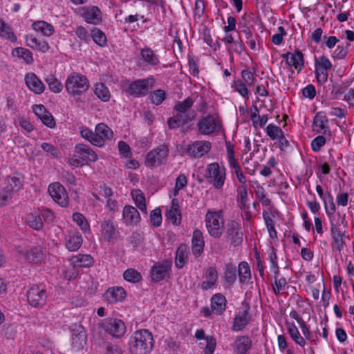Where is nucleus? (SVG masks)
Returning a JSON list of instances; mask_svg holds the SVG:
<instances>
[{
    "label": "nucleus",
    "instance_id": "1",
    "mask_svg": "<svg viewBox=\"0 0 354 354\" xmlns=\"http://www.w3.org/2000/svg\"><path fill=\"white\" fill-rule=\"evenodd\" d=\"M129 351L132 354H147L153 347V339L151 332L141 329L134 332L129 338Z\"/></svg>",
    "mask_w": 354,
    "mask_h": 354
},
{
    "label": "nucleus",
    "instance_id": "2",
    "mask_svg": "<svg viewBox=\"0 0 354 354\" xmlns=\"http://www.w3.org/2000/svg\"><path fill=\"white\" fill-rule=\"evenodd\" d=\"M88 78L80 73H72L65 82V88L68 95L75 98H80L89 88Z\"/></svg>",
    "mask_w": 354,
    "mask_h": 354
},
{
    "label": "nucleus",
    "instance_id": "3",
    "mask_svg": "<svg viewBox=\"0 0 354 354\" xmlns=\"http://www.w3.org/2000/svg\"><path fill=\"white\" fill-rule=\"evenodd\" d=\"M205 227L209 234L216 239L220 238L225 229V220L222 210L207 209L205 216Z\"/></svg>",
    "mask_w": 354,
    "mask_h": 354
},
{
    "label": "nucleus",
    "instance_id": "4",
    "mask_svg": "<svg viewBox=\"0 0 354 354\" xmlns=\"http://www.w3.org/2000/svg\"><path fill=\"white\" fill-rule=\"evenodd\" d=\"M205 178L216 189H221L226 178V169L217 162L207 165L205 170Z\"/></svg>",
    "mask_w": 354,
    "mask_h": 354
},
{
    "label": "nucleus",
    "instance_id": "5",
    "mask_svg": "<svg viewBox=\"0 0 354 354\" xmlns=\"http://www.w3.org/2000/svg\"><path fill=\"white\" fill-rule=\"evenodd\" d=\"M222 122L211 115L202 117L197 122L198 131L203 135L218 134L222 129Z\"/></svg>",
    "mask_w": 354,
    "mask_h": 354
},
{
    "label": "nucleus",
    "instance_id": "6",
    "mask_svg": "<svg viewBox=\"0 0 354 354\" xmlns=\"http://www.w3.org/2000/svg\"><path fill=\"white\" fill-rule=\"evenodd\" d=\"M155 82V79L152 76L135 80L129 84L127 93L134 97H144L153 88Z\"/></svg>",
    "mask_w": 354,
    "mask_h": 354
},
{
    "label": "nucleus",
    "instance_id": "7",
    "mask_svg": "<svg viewBox=\"0 0 354 354\" xmlns=\"http://www.w3.org/2000/svg\"><path fill=\"white\" fill-rule=\"evenodd\" d=\"M168 155V146L160 145L148 152L145 158V165L150 168L156 167L166 162Z\"/></svg>",
    "mask_w": 354,
    "mask_h": 354
},
{
    "label": "nucleus",
    "instance_id": "8",
    "mask_svg": "<svg viewBox=\"0 0 354 354\" xmlns=\"http://www.w3.org/2000/svg\"><path fill=\"white\" fill-rule=\"evenodd\" d=\"M48 192L52 199L62 207H67L69 205V198L65 187L58 182L50 183L48 187Z\"/></svg>",
    "mask_w": 354,
    "mask_h": 354
},
{
    "label": "nucleus",
    "instance_id": "9",
    "mask_svg": "<svg viewBox=\"0 0 354 354\" xmlns=\"http://www.w3.org/2000/svg\"><path fill=\"white\" fill-rule=\"evenodd\" d=\"M27 299L29 304L35 308H41L46 304L48 295L44 288L32 286L27 292Z\"/></svg>",
    "mask_w": 354,
    "mask_h": 354
},
{
    "label": "nucleus",
    "instance_id": "10",
    "mask_svg": "<svg viewBox=\"0 0 354 354\" xmlns=\"http://www.w3.org/2000/svg\"><path fill=\"white\" fill-rule=\"evenodd\" d=\"M101 327L114 337H121L126 332L124 323L119 319L107 318L100 324Z\"/></svg>",
    "mask_w": 354,
    "mask_h": 354
},
{
    "label": "nucleus",
    "instance_id": "11",
    "mask_svg": "<svg viewBox=\"0 0 354 354\" xmlns=\"http://www.w3.org/2000/svg\"><path fill=\"white\" fill-rule=\"evenodd\" d=\"M236 201L238 207L243 212V218L250 221L252 218V213L250 212V200L246 185H239L237 187Z\"/></svg>",
    "mask_w": 354,
    "mask_h": 354
},
{
    "label": "nucleus",
    "instance_id": "12",
    "mask_svg": "<svg viewBox=\"0 0 354 354\" xmlns=\"http://www.w3.org/2000/svg\"><path fill=\"white\" fill-rule=\"evenodd\" d=\"M212 148V144L207 140H197L187 145L185 152L192 158H199L207 154Z\"/></svg>",
    "mask_w": 354,
    "mask_h": 354
},
{
    "label": "nucleus",
    "instance_id": "13",
    "mask_svg": "<svg viewBox=\"0 0 354 354\" xmlns=\"http://www.w3.org/2000/svg\"><path fill=\"white\" fill-rule=\"evenodd\" d=\"M243 233L241 224L234 221L230 220L227 223L226 237L234 246L239 245L243 241Z\"/></svg>",
    "mask_w": 354,
    "mask_h": 354
},
{
    "label": "nucleus",
    "instance_id": "14",
    "mask_svg": "<svg viewBox=\"0 0 354 354\" xmlns=\"http://www.w3.org/2000/svg\"><path fill=\"white\" fill-rule=\"evenodd\" d=\"M172 117L167 120V124L170 129H175L192 122L195 118V113H185L174 111Z\"/></svg>",
    "mask_w": 354,
    "mask_h": 354
},
{
    "label": "nucleus",
    "instance_id": "15",
    "mask_svg": "<svg viewBox=\"0 0 354 354\" xmlns=\"http://www.w3.org/2000/svg\"><path fill=\"white\" fill-rule=\"evenodd\" d=\"M113 134L111 129L105 124H97L95 129L94 145L102 147L106 140H110L112 138Z\"/></svg>",
    "mask_w": 354,
    "mask_h": 354
},
{
    "label": "nucleus",
    "instance_id": "16",
    "mask_svg": "<svg viewBox=\"0 0 354 354\" xmlns=\"http://www.w3.org/2000/svg\"><path fill=\"white\" fill-rule=\"evenodd\" d=\"M250 306H246L245 309L239 311L233 319L232 326V331H241L244 329L251 320V315L249 313Z\"/></svg>",
    "mask_w": 354,
    "mask_h": 354
},
{
    "label": "nucleus",
    "instance_id": "17",
    "mask_svg": "<svg viewBox=\"0 0 354 354\" xmlns=\"http://www.w3.org/2000/svg\"><path fill=\"white\" fill-rule=\"evenodd\" d=\"M171 265V262L168 261L156 263L151 268V280L155 282L163 280L169 274Z\"/></svg>",
    "mask_w": 354,
    "mask_h": 354
},
{
    "label": "nucleus",
    "instance_id": "18",
    "mask_svg": "<svg viewBox=\"0 0 354 354\" xmlns=\"http://www.w3.org/2000/svg\"><path fill=\"white\" fill-rule=\"evenodd\" d=\"M122 218L127 226H136L141 221V216L137 208L132 205H125L122 211Z\"/></svg>",
    "mask_w": 354,
    "mask_h": 354
},
{
    "label": "nucleus",
    "instance_id": "19",
    "mask_svg": "<svg viewBox=\"0 0 354 354\" xmlns=\"http://www.w3.org/2000/svg\"><path fill=\"white\" fill-rule=\"evenodd\" d=\"M82 15L85 21L93 25H97L102 20V12L97 6L83 7Z\"/></svg>",
    "mask_w": 354,
    "mask_h": 354
},
{
    "label": "nucleus",
    "instance_id": "20",
    "mask_svg": "<svg viewBox=\"0 0 354 354\" xmlns=\"http://www.w3.org/2000/svg\"><path fill=\"white\" fill-rule=\"evenodd\" d=\"M283 58L286 64L290 66H293L299 72L304 65V55L299 50H296L294 53H286L283 55Z\"/></svg>",
    "mask_w": 354,
    "mask_h": 354
},
{
    "label": "nucleus",
    "instance_id": "21",
    "mask_svg": "<svg viewBox=\"0 0 354 354\" xmlns=\"http://www.w3.org/2000/svg\"><path fill=\"white\" fill-rule=\"evenodd\" d=\"M25 82L27 87L35 94H41L45 91V85L33 73L25 75Z\"/></svg>",
    "mask_w": 354,
    "mask_h": 354
},
{
    "label": "nucleus",
    "instance_id": "22",
    "mask_svg": "<svg viewBox=\"0 0 354 354\" xmlns=\"http://www.w3.org/2000/svg\"><path fill=\"white\" fill-rule=\"evenodd\" d=\"M75 152L83 162H95L98 159L97 153L89 146L84 144L77 145L75 147Z\"/></svg>",
    "mask_w": 354,
    "mask_h": 354
},
{
    "label": "nucleus",
    "instance_id": "23",
    "mask_svg": "<svg viewBox=\"0 0 354 354\" xmlns=\"http://www.w3.org/2000/svg\"><path fill=\"white\" fill-rule=\"evenodd\" d=\"M252 342L247 335H239L232 344L234 354H246L251 348Z\"/></svg>",
    "mask_w": 354,
    "mask_h": 354
},
{
    "label": "nucleus",
    "instance_id": "24",
    "mask_svg": "<svg viewBox=\"0 0 354 354\" xmlns=\"http://www.w3.org/2000/svg\"><path fill=\"white\" fill-rule=\"evenodd\" d=\"M34 113L41 120L42 123L49 128L55 127V121L45 106L42 104L35 105L33 108Z\"/></svg>",
    "mask_w": 354,
    "mask_h": 354
},
{
    "label": "nucleus",
    "instance_id": "25",
    "mask_svg": "<svg viewBox=\"0 0 354 354\" xmlns=\"http://www.w3.org/2000/svg\"><path fill=\"white\" fill-rule=\"evenodd\" d=\"M205 241L202 232L200 230H195L192 239V250L196 257H200L203 252Z\"/></svg>",
    "mask_w": 354,
    "mask_h": 354
},
{
    "label": "nucleus",
    "instance_id": "26",
    "mask_svg": "<svg viewBox=\"0 0 354 354\" xmlns=\"http://www.w3.org/2000/svg\"><path fill=\"white\" fill-rule=\"evenodd\" d=\"M126 297V292L122 287H113L109 288L104 295V299L109 304H115L122 301Z\"/></svg>",
    "mask_w": 354,
    "mask_h": 354
},
{
    "label": "nucleus",
    "instance_id": "27",
    "mask_svg": "<svg viewBox=\"0 0 354 354\" xmlns=\"http://www.w3.org/2000/svg\"><path fill=\"white\" fill-rule=\"evenodd\" d=\"M204 280L201 283V288L204 290L211 289L216 286L218 272L214 267L208 268L203 275Z\"/></svg>",
    "mask_w": 354,
    "mask_h": 354
},
{
    "label": "nucleus",
    "instance_id": "28",
    "mask_svg": "<svg viewBox=\"0 0 354 354\" xmlns=\"http://www.w3.org/2000/svg\"><path fill=\"white\" fill-rule=\"evenodd\" d=\"M26 41L28 46L37 51L46 53L50 48L46 41L43 39L37 38L31 34L26 35Z\"/></svg>",
    "mask_w": 354,
    "mask_h": 354
},
{
    "label": "nucleus",
    "instance_id": "29",
    "mask_svg": "<svg viewBox=\"0 0 354 354\" xmlns=\"http://www.w3.org/2000/svg\"><path fill=\"white\" fill-rule=\"evenodd\" d=\"M166 216L167 220L175 225H179L181 223L182 214L178 199H172L171 208L167 210Z\"/></svg>",
    "mask_w": 354,
    "mask_h": 354
},
{
    "label": "nucleus",
    "instance_id": "30",
    "mask_svg": "<svg viewBox=\"0 0 354 354\" xmlns=\"http://www.w3.org/2000/svg\"><path fill=\"white\" fill-rule=\"evenodd\" d=\"M83 239L80 233L74 232L69 234L65 238L64 245L66 249L70 252H76L82 246Z\"/></svg>",
    "mask_w": 354,
    "mask_h": 354
},
{
    "label": "nucleus",
    "instance_id": "31",
    "mask_svg": "<svg viewBox=\"0 0 354 354\" xmlns=\"http://www.w3.org/2000/svg\"><path fill=\"white\" fill-rule=\"evenodd\" d=\"M69 261L71 264L74 266L76 268L77 267L89 268L94 263L93 259L91 255L84 254L73 255L71 257Z\"/></svg>",
    "mask_w": 354,
    "mask_h": 354
},
{
    "label": "nucleus",
    "instance_id": "32",
    "mask_svg": "<svg viewBox=\"0 0 354 354\" xmlns=\"http://www.w3.org/2000/svg\"><path fill=\"white\" fill-rule=\"evenodd\" d=\"M330 232L333 239L331 243L333 249L341 252L344 245L343 240V238L345 236L344 232H342L334 224L331 225Z\"/></svg>",
    "mask_w": 354,
    "mask_h": 354
},
{
    "label": "nucleus",
    "instance_id": "33",
    "mask_svg": "<svg viewBox=\"0 0 354 354\" xmlns=\"http://www.w3.org/2000/svg\"><path fill=\"white\" fill-rule=\"evenodd\" d=\"M80 287L89 297L95 295L97 290V286L90 275H84L80 278Z\"/></svg>",
    "mask_w": 354,
    "mask_h": 354
},
{
    "label": "nucleus",
    "instance_id": "34",
    "mask_svg": "<svg viewBox=\"0 0 354 354\" xmlns=\"http://www.w3.org/2000/svg\"><path fill=\"white\" fill-rule=\"evenodd\" d=\"M140 56L147 65L156 66L160 63L158 55L149 47L141 49Z\"/></svg>",
    "mask_w": 354,
    "mask_h": 354
},
{
    "label": "nucleus",
    "instance_id": "35",
    "mask_svg": "<svg viewBox=\"0 0 354 354\" xmlns=\"http://www.w3.org/2000/svg\"><path fill=\"white\" fill-rule=\"evenodd\" d=\"M328 119L323 112H319L315 116L313 124V131L317 133H326Z\"/></svg>",
    "mask_w": 354,
    "mask_h": 354
},
{
    "label": "nucleus",
    "instance_id": "36",
    "mask_svg": "<svg viewBox=\"0 0 354 354\" xmlns=\"http://www.w3.org/2000/svg\"><path fill=\"white\" fill-rule=\"evenodd\" d=\"M28 261L34 263L42 262L46 257V252L41 246H37L28 250L26 254Z\"/></svg>",
    "mask_w": 354,
    "mask_h": 354
},
{
    "label": "nucleus",
    "instance_id": "37",
    "mask_svg": "<svg viewBox=\"0 0 354 354\" xmlns=\"http://www.w3.org/2000/svg\"><path fill=\"white\" fill-rule=\"evenodd\" d=\"M211 307L214 313L221 314L226 308V299L225 296L221 293L214 295L211 299Z\"/></svg>",
    "mask_w": 354,
    "mask_h": 354
},
{
    "label": "nucleus",
    "instance_id": "38",
    "mask_svg": "<svg viewBox=\"0 0 354 354\" xmlns=\"http://www.w3.org/2000/svg\"><path fill=\"white\" fill-rule=\"evenodd\" d=\"M6 185L3 187L5 189L16 194L19 190L22 188V180L19 174H14L9 176L6 179Z\"/></svg>",
    "mask_w": 354,
    "mask_h": 354
},
{
    "label": "nucleus",
    "instance_id": "39",
    "mask_svg": "<svg viewBox=\"0 0 354 354\" xmlns=\"http://www.w3.org/2000/svg\"><path fill=\"white\" fill-rule=\"evenodd\" d=\"M26 223L31 228L35 230H40L44 226L42 219L39 212L35 211L28 214L26 216Z\"/></svg>",
    "mask_w": 354,
    "mask_h": 354
},
{
    "label": "nucleus",
    "instance_id": "40",
    "mask_svg": "<svg viewBox=\"0 0 354 354\" xmlns=\"http://www.w3.org/2000/svg\"><path fill=\"white\" fill-rule=\"evenodd\" d=\"M101 234L102 237L107 241H110L116 236V230L110 221H105L101 225Z\"/></svg>",
    "mask_w": 354,
    "mask_h": 354
},
{
    "label": "nucleus",
    "instance_id": "41",
    "mask_svg": "<svg viewBox=\"0 0 354 354\" xmlns=\"http://www.w3.org/2000/svg\"><path fill=\"white\" fill-rule=\"evenodd\" d=\"M223 277L225 281L229 285H233L236 280V267L233 263H227L224 268Z\"/></svg>",
    "mask_w": 354,
    "mask_h": 354
},
{
    "label": "nucleus",
    "instance_id": "42",
    "mask_svg": "<svg viewBox=\"0 0 354 354\" xmlns=\"http://www.w3.org/2000/svg\"><path fill=\"white\" fill-rule=\"evenodd\" d=\"M274 217V216L272 212H268L267 211L263 212V218L269 232V235L272 239H277V233L275 230L274 221L273 220Z\"/></svg>",
    "mask_w": 354,
    "mask_h": 354
},
{
    "label": "nucleus",
    "instance_id": "43",
    "mask_svg": "<svg viewBox=\"0 0 354 354\" xmlns=\"http://www.w3.org/2000/svg\"><path fill=\"white\" fill-rule=\"evenodd\" d=\"M188 259L187 248L185 244H181L177 249L175 258V265L178 268H182Z\"/></svg>",
    "mask_w": 354,
    "mask_h": 354
},
{
    "label": "nucleus",
    "instance_id": "44",
    "mask_svg": "<svg viewBox=\"0 0 354 354\" xmlns=\"http://www.w3.org/2000/svg\"><path fill=\"white\" fill-rule=\"evenodd\" d=\"M32 26L35 31L41 32L42 35L47 37L51 36L55 31L53 26L44 21H35L32 24Z\"/></svg>",
    "mask_w": 354,
    "mask_h": 354
},
{
    "label": "nucleus",
    "instance_id": "45",
    "mask_svg": "<svg viewBox=\"0 0 354 354\" xmlns=\"http://www.w3.org/2000/svg\"><path fill=\"white\" fill-rule=\"evenodd\" d=\"M131 194L137 207L139 208L141 212L147 214V210L145 197L142 192L140 189H133Z\"/></svg>",
    "mask_w": 354,
    "mask_h": 354
},
{
    "label": "nucleus",
    "instance_id": "46",
    "mask_svg": "<svg viewBox=\"0 0 354 354\" xmlns=\"http://www.w3.org/2000/svg\"><path fill=\"white\" fill-rule=\"evenodd\" d=\"M194 100L191 97H187L183 101H177L173 108L174 111L185 112V113H194L192 110L194 105Z\"/></svg>",
    "mask_w": 354,
    "mask_h": 354
},
{
    "label": "nucleus",
    "instance_id": "47",
    "mask_svg": "<svg viewBox=\"0 0 354 354\" xmlns=\"http://www.w3.org/2000/svg\"><path fill=\"white\" fill-rule=\"evenodd\" d=\"M238 274L241 283H248L251 279V271L246 261H241L238 266Z\"/></svg>",
    "mask_w": 354,
    "mask_h": 354
},
{
    "label": "nucleus",
    "instance_id": "48",
    "mask_svg": "<svg viewBox=\"0 0 354 354\" xmlns=\"http://www.w3.org/2000/svg\"><path fill=\"white\" fill-rule=\"evenodd\" d=\"M227 156L229 167L231 169L232 174H236L240 171H241V167L235 159L234 151L233 149V146L230 143L227 145Z\"/></svg>",
    "mask_w": 354,
    "mask_h": 354
},
{
    "label": "nucleus",
    "instance_id": "49",
    "mask_svg": "<svg viewBox=\"0 0 354 354\" xmlns=\"http://www.w3.org/2000/svg\"><path fill=\"white\" fill-rule=\"evenodd\" d=\"M94 93L102 102H106L111 98L110 91L103 83L95 84Z\"/></svg>",
    "mask_w": 354,
    "mask_h": 354
},
{
    "label": "nucleus",
    "instance_id": "50",
    "mask_svg": "<svg viewBox=\"0 0 354 354\" xmlns=\"http://www.w3.org/2000/svg\"><path fill=\"white\" fill-rule=\"evenodd\" d=\"M238 26L240 31L245 35V37L252 35L255 30L254 26L250 23L245 15L241 17L238 23Z\"/></svg>",
    "mask_w": 354,
    "mask_h": 354
},
{
    "label": "nucleus",
    "instance_id": "51",
    "mask_svg": "<svg viewBox=\"0 0 354 354\" xmlns=\"http://www.w3.org/2000/svg\"><path fill=\"white\" fill-rule=\"evenodd\" d=\"M288 325V330L291 338L295 342L296 344L300 346L304 347L306 344L304 338L300 335L299 330L294 323H289Z\"/></svg>",
    "mask_w": 354,
    "mask_h": 354
},
{
    "label": "nucleus",
    "instance_id": "52",
    "mask_svg": "<svg viewBox=\"0 0 354 354\" xmlns=\"http://www.w3.org/2000/svg\"><path fill=\"white\" fill-rule=\"evenodd\" d=\"M12 55L15 57H17L19 58L23 59L24 60V62L28 64H30L33 62L32 54L27 48H22V47L15 48L12 50Z\"/></svg>",
    "mask_w": 354,
    "mask_h": 354
},
{
    "label": "nucleus",
    "instance_id": "53",
    "mask_svg": "<svg viewBox=\"0 0 354 354\" xmlns=\"http://www.w3.org/2000/svg\"><path fill=\"white\" fill-rule=\"evenodd\" d=\"M91 37L93 41L100 47L107 46V39L106 35L100 29L93 28L91 32Z\"/></svg>",
    "mask_w": 354,
    "mask_h": 354
},
{
    "label": "nucleus",
    "instance_id": "54",
    "mask_svg": "<svg viewBox=\"0 0 354 354\" xmlns=\"http://www.w3.org/2000/svg\"><path fill=\"white\" fill-rule=\"evenodd\" d=\"M0 36L3 38L8 39L12 42L17 41V37L14 34L12 28L10 26L6 24L1 18H0Z\"/></svg>",
    "mask_w": 354,
    "mask_h": 354
},
{
    "label": "nucleus",
    "instance_id": "55",
    "mask_svg": "<svg viewBox=\"0 0 354 354\" xmlns=\"http://www.w3.org/2000/svg\"><path fill=\"white\" fill-rule=\"evenodd\" d=\"M73 221L80 227L84 232H90V225L86 217L80 212H75L73 214Z\"/></svg>",
    "mask_w": 354,
    "mask_h": 354
},
{
    "label": "nucleus",
    "instance_id": "56",
    "mask_svg": "<svg viewBox=\"0 0 354 354\" xmlns=\"http://www.w3.org/2000/svg\"><path fill=\"white\" fill-rule=\"evenodd\" d=\"M45 82L47 83L49 89L55 93H59L63 89L62 84L54 75L48 76L45 79Z\"/></svg>",
    "mask_w": 354,
    "mask_h": 354
},
{
    "label": "nucleus",
    "instance_id": "57",
    "mask_svg": "<svg viewBox=\"0 0 354 354\" xmlns=\"http://www.w3.org/2000/svg\"><path fill=\"white\" fill-rule=\"evenodd\" d=\"M274 283L272 284L273 292L275 295H279L286 288L287 284L286 279L284 277L279 279V274H274Z\"/></svg>",
    "mask_w": 354,
    "mask_h": 354
},
{
    "label": "nucleus",
    "instance_id": "58",
    "mask_svg": "<svg viewBox=\"0 0 354 354\" xmlns=\"http://www.w3.org/2000/svg\"><path fill=\"white\" fill-rule=\"evenodd\" d=\"M283 132V131L281 130V129L279 127H278L274 124H268L266 129V133L267 136L272 140H275L279 136H281Z\"/></svg>",
    "mask_w": 354,
    "mask_h": 354
},
{
    "label": "nucleus",
    "instance_id": "59",
    "mask_svg": "<svg viewBox=\"0 0 354 354\" xmlns=\"http://www.w3.org/2000/svg\"><path fill=\"white\" fill-rule=\"evenodd\" d=\"M255 194L263 206H268L271 204L270 199L266 196L265 189L259 183L257 185Z\"/></svg>",
    "mask_w": 354,
    "mask_h": 354
},
{
    "label": "nucleus",
    "instance_id": "60",
    "mask_svg": "<svg viewBox=\"0 0 354 354\" xmlns=\"http://www.w3.org/2000/svg\"><path fill=\"white\" fill-rule=\"evenodd\" d=\"M123 277L126 281L132 283H137L142 278L140 272L133 268H129L124 271Z\"/></svg>",
    "mask_w": 354,
    "mask_h": 354
},
{
    "label": "nucleus",
    "instance_id": "61",
    "mask_svg": "<svg viewBox=\"0 0 354 354\" xmlns=\"http://www.w3.org/2000/svg\"><path fill=\"white\" fill-rule=\"evenodd\" d=\"M248 84L242 81L241 80H238L234 81L232 85V87L237 91L242 97H248V90L247 88Z\"/></svg>",
    "mask_w": 354,
    "mask_h": 354
},
{
    "label": "nucleus",
    "instance_id": "62",
    "mask_svg": "<svg viewBox=\"0 0 354 354\" xmlns=\"http://www.w3.org/2000/svg\"><path fill=\"white\" fill-rule=\"evenodd\" d=\"M166 99V92L162 89H157L150 95L151 102L156 105H160Z\"/></svg>",
    "mask_w": 354,
    "mask_h": 354
},
{
    "label": "nucleus",
    "instance_id": "63",
    "mask_svg": "<svg viewBox=\"0 0 354 354\" xmlns=\"http://www.w3.org/2000/svg\"><path fill=\"white\" fill-rule=\"evenodd\" d=\"M349 43H346V46L338 45L332 54V57L335 59H343L348 54V46Z\"/></svg>",
    "mask_w": 354,
    "mask_h": 354
},
{
    "label": "nucleus",
    "instance_id": "64",
    "mask_svg": "<svg viewBox=\"0 0 354 354\" xmlns=\"http://www.w3.org/2000/svg\"><path fill=\"white\" fill-rule=\"evenodd\" d=\"M187 185V178L184 174H180L176 179L174 194H178L180 190L183 189Z\"/></svg>",
    "mask_w": 354,
    "mask_h": 354
}]
</instances>
